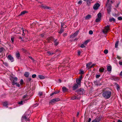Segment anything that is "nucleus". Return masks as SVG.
Segmentation results:
<instances>
[{"mask_svg":"<svg viewBox=\"0 0 122 122\" xmlns=\"http://www.w3.org/2000/svg\"><path fill=\"white\" fill-rule=\"evenodd\" d=\"M80 98L77 97L76 96H72L71 98V99L72 100H74L75 99H80Z\"/></svg>","mask_w":122,"mask_h":122,"instance_id":"18","label":"nucleus"},{"mask_svg":"<svg viewBox=\"0 0 122 122\" xmlns=\"http://www.w3.org/2000/svg\"><path fill=\"white\" fill-rule=\"evenodd\" d=\"M120 75L121 76H122V71L121 72L120 74Z\"/></svg>","mask_w":122,"mask_h":122,"instance_id":"62","label":"nucleus"},{"mask_svg":"<svg viewBox=\"0 0 122 122\" xmlns=\"http://www.w3.org/2000/svg\"><path fill=\"white\" fill-rule=\"evenodd\" d=\"M38 77H39V78L40 79H44L45 78L42 75H39L38 76Z\"/></svg>","mask_w":122,"mask_h":122,"instance_id":"30","label":"nucleus"},{"mask_svg":"<svg viewBox=\"0 0 122 122\" xmlns=\"http://www.w3.org/2000/svg\"><path fill=\"white\" fill-rule=\"evenodd\" d=\"M91 62H90L87 63L86 64V68H88V69L90 68V67L91 66L90 65L92 64Z\"/></svg>","mask_w":122,"mask_h":122,"instance_id":"20","label":"nucleus"},{"mask_svg":"<svg viewBox=\"0 0 122 122\" xmlns=\"http://www.w3.org/2000/svg\"><path fill=\"white\" fill-rule=\"evenodd\" d=\"M119 43V41H117L116 42L115 44V47L116 48H117L118 47V45Z\"/></svg>","mask_w":122,"mask_h":122,"instance_id":"35","label":"nucleus"},{"mask_svg":"<svg viewBox=\"0 0 122 122\" xmlns=\"http://www.w3.org/2000/svg\"><path fill=\"white\" fill-rule=\"evenodd\" d=\"M80 86L78 84H74L72 87V89L73 90H75L77 89L79 86Z\"/></svg>","mask_w":122,"mask_h":122,"instance_id":"9","label":"nucleus"},{"mask_svg":"<svg viewBox=\"0 0 122 122\" xmlns=\"http://www.w3.org/2000/svg\"><path fill=\"white\" fill-rule=\"evenodd\" d=\"M100 76V75H96V78H98Z\"/></svg>","mask_w":122,"mask_h":122,"instance_id":"50","label":"nucleus"},{"mask_svg":"<svg viewBox=\"0 0 122 122\" xmlns=\"http://www.w3.org/2000/svg\"><path fill=\"white\" fill-rule=\"evenodd\" d=\"M36 74H33L32 76V77L33 78H34L36 77Z\"/></svg>","mask_w":122,"mask_h":122,"instance_id":"48","label":"nucleus"},{"mask_svg":"<svg viewBox=\"0 0 122 122\" xmlns=\"http://www.w3.org/2000/svg\"><path fill=\"white\" fill-rule=\"evenodd\" d=\"M29 58L31 59L32 60H34L33 59V58L31 56H30L29 57Z\"/></svg>","mask_w":122,"mask_h":122,"instance_id":"64","label":"nucleus"},{"mask_svg":"<svg viewBox=\"0 0 122 122\" xmlns=\"http://www.w3.org/2000/svg\"><path fill=\"white\" fill-rule=\"evenodd\" d=\"M11 40L12 41V43H13L14 41V38L13 37H11Z\"/></svg>","mask_w":122,"mask_h":122,"instance_id":"52","label":"nucleus"},{"mask_svg":"<svg viewBox=\"0 0 122 122\" xmlns=\"http://www.w3.org/2000/svg\"><path fill=\"white\" fill-rule=\"evenodd\" d=\"M31 79L30 78H28L27 79V81H31Z\"/></svg>","mask_w":122,"mask_h":122,"instance_id":"56","label":"nucleus"},{"mask_svg":"<svg viewBox=\"0 0 122 122\" xmlns=\"http://www.w3.org/2000/svg\"><path fill=\"white\" fill-rule=\"evenodd\" d=\"M22 119L23 120H25V121H29L30 120L26 117V116L24 115L23 116L22 118Z\"/></svg>","mask_w":122,"mask_h":122,"instance_id":"12","label":"nucleus"},{"mask_svg":"<svg viewBox=\"0 0 122 122\" xmlns=\"http://www.w3.org/2000/svg\"><path fill=\"white\" fill-rule=\"evenodd\" d=\"M41 6L42 8L44 9H48L50 10L51 9V8L50 7L47 6L46 5H44L43 4H42L41 5Z\"/></svg>","mask_w":122,"mask_h":122,"instance_id":"8","label":"nucleus"},{"mask_svg":"<svg viewBox=\"0 0 122 122\" xmlns=\"http://www.w3.org/2000/svg\"><path fill=\"white\" fill-rule=\"evenodd\" d=\"M67 33H65L63 34V36L65 37L67 36Z\"/></svg>","mask_w":122,"mask_h":122,"instance_id":"51","label":"nucleus"},{"mask_svg":"<svg viewBox=\"0 0 122 122\" xmlns=\"http://www.w3.org/2000/svg\"><path fill=\"white\" fill-rule=\"evenodd\" d=\"M76 92L78 94L80 95L83 94L85 93V91L84 89L81 88L78 89Z\"/></svg>","mask_w":122,"mask_h":122,"instance_id":"4","label":"nucleus"},{"mask_svg":"<svg viewBox=\"0 0 122 122\" xmlns=\"http://www.w3.org/2000/svg\"><path fill=\"white\" fill-rule=\"evenodd\" d=\"M101 119V117L100 116H97L94 120L95 121V122H99L100 121Z\"/></svg>","mask_w":122,"mask_h":122,"instance_id":"11","label":"nucleus"},{"mask_svg":"<svg viewBox=\"0 0 122 122\" xmlns=\"http://www.w3.org/2000/svg\"><path fill=\"white\" fill-rule=\"evenodd\" d=\"M82 3V1L81 0H80L78 2V5H81Z\"/></svg>","mask_w":122,"mask_h":122,"instance_id":"38","label":"nucleus"},{"mask_svg":"<svg viewBox=\"0 0 122 122\" xmlns=\"http://www.w3.org/2000/svg\"><path fill=\"white\" fill-rule=\"evenodd\" d=\"M111 96V92L110 91H103L102 93V96L105 99H108Z\"/></svg>","mask_w":122,"mask_h":122,"instance_id":"1","label":"nucleus"},{"mask_svg":"<svg viewBox=\"0 0 122 122\" xmlns=\"http://www.w3.org/2000/svg\"><path fill=\"white\" fill-rule=\"evenodd\" d=\"M104 68L103 67H101L99 68V71L101 73H102L104 71Z\"/></svg>","mask_w":122,"mask_h":122,"instance_id":"24","label":"nucleus"},{"mask_svg":"<svg viewBox=\"0 0 122 122\" xmlns=\"http://www.w3.org/2000/svg\"><path fill=\"white\" fill-rule=\"evenodd\" d=\"M89 34L91 35H92L93 33V31L92 30H90L89 31Z\"/></svg>","mask_w":122,"mask_h":122,"instance_id":"46","label":"nucleus"},{"mask_svg":"<svg viewBox=\"0 0 122 122\" xmlns=\"http://www.w3.org/2000/svg\"><path fill=\"white\" fill-rule=\"evenodd\" d=\"M84 73V71H83L80 70L79 73L81 74H83Z\"/></svg>","mask_w":122,"mask_h":122,"instance_id":"43","label":"nucleus"},{"mask_svg":"<svg viewBox=\"0 0 122 122\" xmlns=\"http://www.w3.org/2000/svg\"><path fill=\"white\" fill-rule=\"evenodd\" d=\"M54 45L56 46H57L59 44V42L58 41L57 39L55 40L54 41Z\"/></svg>","mask_w":122,"mask_h":122,"instance_id":"16","label":"nucleus"},{"mask_svg":"<svg viewBox=\"0 0 122 122\" xmlns=\"http://www.w3.org/2000/svg\"><path fill=\"white\" fill-rule=\"evenodd\" d=\"M78 33V31L76 32L73 34L71 35L70 36V38H74L77 35Z\"/></svg>","mask_w":122,"mask_h":122,"instance_id":"10","label":"nucleus"},{"mask_svg":"<svg viewBox=\"0 0 122 122\" xmlns=\"http://www.w3.org/2000/svg\"><path fill=\"white\" fill-rule=\"evenodd\" d=\"M23 79H21L20 80V83L21 85H22L23 84Z\"/></svg>","mask_w":122,"mask_h":122,"instance_id":"44","label":"nucleus"},{"mask_svg":"<svg viewBox=\"0 0 122 122\" xmlns=\"http://www.w3.org/2000/svg\"><path fill=\"white\" fill-rule=\"evenodd\" d=\"M110 30L109 26L107 25V26H106L104 30L103 31V32L104 33H106L108 31Z\"/></svg>","mask_w":122,"mask_h":122,"instance_id":"7","label":"nucleus"},{"mask_svg":"<svg viewBox=\"0 0 122 122\" xmlns=\"http://www.w3.org/2000/svg\"><path fill=\"white\" fill-rule=\"evenodd\" d=\"M116 21L115 19L113 17H110L109 19V21L110 22H112V21L115 22Z\"/></svg>","mask_w":122,"mask_h":122,"instance_id":"19","label":"nucleus"},{"mask_svg":"<svg viewBox=\"0 0 122 122\" xmlns=\"http://www.w3.org/2000/svg\"><path fill=\"white\" fill-rule=\"evenodd\" d=\"M76 82L77 83L76 84L79 85L80 86L81 83V81L79 79H77L76 80Z\"/></svg>","mask_w":122,"mask_h":122,"instance_id":"14","label":"nucleus"},{"mask_svg":"<svg viewBox=\"0 0 122 122\" xmlns=\"http://www.w3.org/2000/svg\"><path fill=\"white\" fill-rule=\"evenodd\" d=\"M47 53L49 55H51L55 54V53L52 52H51L50 51H48L47 52Z\"/></svg>","mask_w":122,"mask_h":122,"instance_id":"26","label":"nucleus"},{"mask_svg":"<svg viewBox=\"0 0 122 122\" xmlns=\"http://www.w3.org/2000/svg\"><path fill=\"white\" fill-rule=\"evenodd\" d=\"M59 91H55L53 92L52 93V94H51L50 95L51 96L52 95H53L54 94H56L57 93H59Z\"/></svg>","mask_w":122,"mask_h":122,"instance_id":"29","label":"nucleus"},{"mask_svg":"<svg viewBox=\"0 0 122 122\" xmlns=\"http://www.w3.org/2000/svg\"><path fill=\"white\" fill-rule=\"evenodd\" d=\"M108 52V51L106 49L104 51V53L105 54H107Z\"/></svg>","mask_w":122,"mask_h":122,"instance_id":"37","label":"nucleus"},{"mask_svg":"<svg viewBox=\"0 0 122 122\" xmlns=\"http://www.w3.org/2000/svg\"><path fill=\"white\" fill-rule=\"evenodd\" d=\"M101 20V18H97L96 20V21L97 22H99L100 21V20Z\"/></svg>","mask_w":122,"mask_h":122,"instance_id":"33","label":"nucleus"},{"mask_svg":"<svg viewBox=\"0 0 122 122\" xmlns=\"http://www.w3.org/2000/svg\"><path fill=\"white\" fill-rule=\"evenodd\" d=\"M91 118H89L88 121V122H90L91 121Z\"/></svg>","mask_w":122,"mask_h":122,"instance_id":"61","label":"nucleus"},{"mask_svg":"<svg viewBox=\"0 0 122 122\" xmlns=\"http://www.w3.org/2000/svg\"><path fill=\"white\" fill-rule=\"evenodd\" d=\"M24 76L26 77H28L29 76V73L28 72H25L24 74Z\"/></svg>","mask_w":122,"mask_h":122,"instance_id":"22","label":"nucleus"},{"mask_svg":"<svg viewBox=\"0 0 122 122\" xmlns=\"http://www.w3.org/2000/svg\"><path fill=\"white\" fill-rule=\"evenodd\" d=\"M18 80V79L16 77L12 78L11 80L12 81V84L13 85H15L16 86L18 87L20 86V85L19 84L17 83V81Z\"/></svg>","mask_w":122,"mask_h":122,"instance_id":"2","label":"nucleus"},{"mask_svg":"<svg viewBox=\"0 0 122 122\" xmlns=\"http://www.w3.org/2000/svg\"><path fill=\"white\" fill-rule=\"evenodd\" d=\"M119 64L120 65H122V61H119Z\"/></svg>","mask_w":122,"mask_h":122,"instance_id":"60","label":"nucleus"},{"mask_svg":"<svg viewBox=\"0 0 122 122\" xmlns=\"http://www.w3.org/2000/svg\"><path fill=\"white\" fill-rule=\"evenodd\" d=\"M28 99H25L24 100H22L23 101V102L24 103H25V101H27Z\"/></svg>","mask_w":122,"mask_h":122,"instance_id":"57","label":"nucleus"},{"mask_svg":"<svg viewBox=\"0 0 122 122\" xmlns=\"http://www.w3.org/2000/svg\"><path fill=\"white\" fill-rule=\"evenodd\" d=\"M112 66H107V70L108 71H111Z\"/></svg>","mask_w":122,"mask_h":122,"instance_id":"21","label":"nucleus"},{"mask_svg":"<svg viewBox=\"0 0 122 122\" xmlns=\"http://www.w3.org/2000/svg\"><path fill=\"white\" fill-rule=\"evenodd\" d=\"M91 17V15H87L85 17V19L86 20L89 19Z\"/></svg>","mask_w":122,"mask_h":122,"instance_id":"23","label":"nucleus"},{"mask_svg":"<svg viewBox=\"0 0 122 122\" xmlns=\"http://www.w3.org/2000/svg\"><path fill=\"white\" fill-rule=\"evenodd\" d=\"M81 52L80 51H79L78 52V55L79 56H80L81 54Z\"/></svg>","mask_w":122,"mask_h":122,"instance_id":"59","label":"nucleus"},{"mask_svg":"<svg viewBox=\"0 0 122 122\" xmlns=\"http://www.w3.org/2000/svg\"><path fill=\"white\" fill-rule=\"evenodd\" d=\"M5 50V49L3 47L0 48V53L2 52L3 51Z\"/></svg>","mask_w":122,"mask_h":122,"instance_id":"31","label":"nucleus"},{"mask_svg":"<svg viewBox=\"0 0 122 122\" xmlns=\"http://www.w3.org/2000/svg\"><path fill=\"white\" fill-rule=\"evenodd\" d=\"M117 58L119 59H121V58L119 56H117Z\"/></svg>","mask_w":122,"mask_h":122,"instance_id":"58","label":"nucleus"},{"mask_svg":"<svg viewBox=\"0 0 122 122\" xmlns=\"http://www.w3.org/2000/svg\"><path fill=\"white\" fill-rule=\"evenodd\" d=\"M100 6V4L98 3L95 4L93 7V9L95 10H96L98 9Z\"/></svg>","mask_w":122,"mask_h":122,"instance_id":"6","label":"nucleus"},{"mask_svg":"<svg viewBox=\"0 0 122 122\" xmlns=\"http://www.w3.org/2000/svg\"><path fill=\"white\" fill-rule=\"evenodd\" d=\"M96 64H93L91 66H90V68H92V67L93 66H95V65H96Z\"/></svg>","mask_w":122,"mask_h":122,"instance_id":"54","label":"nucleus"},{"mask_svg":"<svg viewBox=\"0 0 122 122\" xmlns=\"http://www.w3.org/2000/svg\"><path fill=\"white\" fill-rule=\"evenodd\" d=\"M8 58L11 62H13L14 61L13 58L10 55H9L8 56Z\"/></svg>","mask_w":122,"mask_h":122,"instance_id":"13","label":"nucleus"},{"mask_svg":"<svg viewBox=\"0 0 122 122\" xmlns=\"http://www.w3.org/2000/svg\"><path fill=\"white\" fill-rule=\"evenodd\" d=\"M116 88L118 91H119L120 89V86L118 84H116Z\"/></svg>","mask_w":122,"mask_h":122,"instance_id":"32","label":"nucleus"},{"mask_svg":"<svg viewBox=\"0 0 122 122\" xmlns=\"http://www.w3.org/2000/svg\"><path fill=\"white\" fill-rule=\"evenodd\" d=\"M62 90L63 92H67L68 91V89L65 86H63L62 87Z\"/></svg>","mask_w":122,"mask_h":122,"instance_id":"15","label":"nucleus"},{"mask_svg":"<svg viewBox=\"0 0 122 122\" xmlns=\"http://www.w3.org/2000/svg\"><path fill=\"white\" fill-rule=\"evenodd\" d=\"M23 102V101H21L20 102H19L18 104L20 105H22Z\"/></svg>","mask_w":122,"mask_h":122,"instance_id":"45","label":"nucleus"},{"mask_svg":"<svg viewBox=\"0 0 122 122\" xmlns=\"http://www.w3.org/2000/svg\"><path fill=\"white\" fill-rule=\"evenodd\" d=\"M80 46L81 48H84L85 47V46L83 44H82Z\"/></svg>","mask_w":122,"mask_h":122,"instance_id":"49","label":"nucleus"},{"mask_svg":"<svg viewBox=\"0 0 122 122\" xmlns=\"http://www.w3.org/2000/svg\"><path fill=\"white\" fill-rule=\"evenodd\" d=\"M106 5L107 7V12L108 14H110L111 11L112 5Z\"/></svg>","mask_w":122,"mask_h":122,"instance_id":"3","label":"nucleus"},{"mask_svg":"<svg viewBox=\"0 0 122 122\" xmlns=\"http://www.w3.org/2000/svg\"><path fill=\"white\" fill-rule=\"evenodd\" d=\"M109 1L110 0H107V1L106 3V5H111L109 3Z\"/></svg>","mask_w":122,"mask_h":122,"instance_id":"47","label":"nucleus"},{"mask_svg":"<svg viewBox=\"0 0 122 122\" xmlns=\"http://www.w3.org/2000/svg\"><path fill=\"white\" fill-rule=\"evenodd\" d=\"M44 33H42L40 35V36H41V37L43 38L44 37Z\"/></svg>","mask_w":122,"mask_h":122,"instance_id":"53","label":"nucleus"},{"mask_svg":"<svg viewBox=\"0 0 122 122\" xmlns=\"http://www.w3.org/2000/svg\"><path fill=\"white\" fill-rule=\"evenodd\" d=\"M43 92H39L38 93L39 95L40 96H41L42 95Z\"/></svg>","mask_w":122,"mask_h":122,"instance_id":"41","label":"nucleus"},{"mask_svg":"<svg viewBox=\"0 0 122 122\" xmlns=\"http://www.w3.org/2000/svg\"><path fill=\"white\" fill-rule=\"evenodd\" d=\"M61 27L63 28V26H64L65 25V24L64 23H62V22H61Z\"/></svg>","mask_w":122,"mask_h":122,"instance_id":"39","label":"nucleus"},{"mask_svg":"<svg viewBox=\"0 0 122 122\" xmlns=\"http://www.w3.org/2000/svg\"><path fill=\"white\" fill-rule=\"evenodd\" d=\"M28 96L26 94L23 97V99L25 98H27Z\"/></svg>","mask_w":122,"mask_h":122,"instance_id":"42","label":"nucleus"},{"mask_svg":"<svg viewBox=\"0 0 122 122\" xmlns=\"http://www.w3.org/2000/svg\"><path fill=\"white\" fill-rule=\"evenodd\" d=\"M102 16V14L101 13H99L97 14V17L98 18H101V17Z\"/></svg>","mask_w":122,"mask_h":122,"instance_id":"34","label":"nucleus"},{"mask_svg":"<svg viewBox=\"0 0 122 122\" xmlns=\"http://www.w3.org/2000/svg\"><path fill=\"white\" fill-rule=\"evenodd\" d=\"M16 57L18 59H19L20 57V54L18 51H17L16 53Z\"/></svg>","mask_w":122,"mask_h":122,"instance_id":"17","label":"nucleus"},{"mask_svg":"<svg viewBox=\"0 0 122 122\" xmlns=\"http://www.w3.org/2000/svg\"><path fill=\"white\" fill-rule=\"evenodd\" d=\"M27 12L26 11H24L22 12L19 15V16H21L22 15H23L24 14H25L26 13H27Z\"/></svg>","mask_w":122,"mask_h":122,"instance_id":"27","label":"nucleus"},{"mask_svg":"<svg viewBox=\"0 0 122 122\" xmlns=\"http://www.w3.org/2000/svg\"><path fill=\"white\" fill-rule=\"evenodd\" d=\"M3 63V64H4V65H5V66H8V64L7 63Z\"/></svg>","mask_w":122,"mask_h":122,"instance_id":"55","label":"nucleus"},{"mask_svg":"<svg viewBox=\"0 0 122 122\" xmlns=\"http://www.w3.org/2000/svg\"><path fill=\"white\" fill-rule=\"evenodd\" d=\"M117 122H122V121L120 120H118Z\"/></svg>","mask_w":122,"mask_h":122,"instance_id":"63","label":"nucleus"},{"mask_svg":"<svg viewBox=\"0 0 122 122\" xmlns=\"http://www.w3.org/2000/svg\"><path fill=\"white\" fill-rule=\"evenodd\" d=\"M64 30L63 29V28L61 27L60 30L59 31V33H62L64 31Z\"/></svg>","mask_w":122,"mask_h":122,"instance_id":"25","label":"nucleus"},{"mask_svg":"<svg viewBox=\"0 0 122 122\" xmlns=\"http://www.w3.org/2000/svg\"><path fill=\"white\" fill-rule=\"evenodd\" d=\"M8 103L7 102H5L3 103V106H5V107H8L7 105H8Z\"/></svg>","mask_w":122,"mask_h":122,"instance_id":"28","label":"nucleus"},{"mask_svg":"<svg viewBox=\"0 0 122 122\" xmlns=\"http://www.w3.org/2000/svg\"><path fill=\"white\" fill-rule=\"evenodd\" d=\"M118 20H122V17L120 16L118 17Z\"/></svg>","mask_w":122,"mask_h":122,"instance_id":"40","label":"nucleus"},{"mask_svg":"<svg viewBox=\"0 0 122 122\" xmlns=\"http://www.w3.org/2000/svg\"><path fill=\"white\" fill-rule=\"evenodd\" d=\"M60 100V99L58 98H56L52 99L49 102L50 104H53V103L56 102H58Z\"/></svg>","mask_w":122,"mask_h":122,"instance_id":"5","label":"nucleus"},{"mask_svg":"<svg viewBox=\"0 0 122 122\" xmlns=\"http://www.w3.org/2000/svg\"><path fill=\"white\" fill-rule=\"evenodd\" d=\"M89 40H87L85 41L84 43V44L85 45L87 44L89 42Z\"/></svg>","mask_w":122,"mask_h":122,"instance_id":"36","label":"nucleus"}]
</instances>
